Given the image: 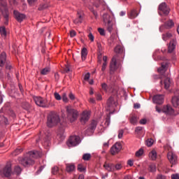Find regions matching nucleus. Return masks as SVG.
Segmentation results:
<instances>
[{
    "instance_id": "obj_40",
    "label": "nucleus",
    "mask_w": 179,
    "mask_h": 179,
    "mask_svg": "<svg viewBox=\"0 0 179 179\" xmlns=\"http://www.w3.org/2000/svg\"><path fill=\"white\" fill-rule=\"evenodd\" d=\"M110 114H112V113L110 112L109 114H108L106 117V121H105L106 127H108V125H110Z\"/></svg>"
},
{
    "instance_id": "obj_1",
    "label": "nucleus",
    "mask_w": 179,
    "mask_h": 179,
    "mask_svg": "<svg viewBox=\"0 0 179 179\" xmlns=\"http://www.w3.org/2000/svg\"><path fill=\"white\" fill-rule=\"evenodd\" d=\"M41 157V154L38 151H30L23 158H20V164L24 167H29L34 164V159Z\"/></svg>"
},
{
    "instance_id": "obj_8",
    "label": "nucleus",
    "mask_w": 179,
    "mask_h": 179,
    "mask_svg": "<svg viewBox=\"0 0 179 179\" xmlns=\"http://www.w3.org/2000/svg\"><path fill=\"white\" fill-rule=\"evenodd\" d=\"M165 20H166L165 18H163L162 20V22L164 23V24L160 27L159 28L160 31H162V29H163V27L164 29H167L168 30L170 29H173V27H174V21H173V20L169 19V20L164 22Z\"/></svg>"
},
{
    "instance_id": "obj_49",
    "label": "nucleus",
    "mask_w": 179,
    "mask_h": 179,
    "mask_svg": "<svg viewBox=\"0 0 179 179\" xmlns=\"http://www.w3.org/2000/svg\"><path fill=\"white\" fill-rule=\"evenodd\" d=\"M48 8V5L47 4H42L39 6L38 10H43V9H47Z\"/></svg>"
},
{
    "instance_id": "obj_38",
    "label": "nucleus",
    "mask_w": 179,
    "mask_h": 179,
    "mask_svg": "<svg viewBox=\"0 0 179 179\" xmlns=\"http://www.w3.org/2000/svg\"><path fill=\"white\" fill-rule=\"evenodd\" d=\"M14 173L17 176H19V174H20V173H22V168H20V166H16L14 168Z\"/></svg>"
},
{
    "instance_id": "obj_57",
    "label": "nucleus",
    "mask_w": 179,
    "mask_h": 179,
    "mask_svg": "<svg viewBox=\"0 0 179 179\" xmlns=\"http://www.w3.org/2000/svg\"><path fill=\"white\" fill-rule=\"evenodd\" d=\"M147 146H152V145H153V139L152 138H149L148 140H147Z\"/></svg>"
},
{
    "instance_id": "obj_36",
    "label": "nucleus",
    "mask_w": 179,
    "mask_h": 179,
    "mask_svg": "<svg viewBox=\"0 0 179 179\" xmlns=\"http://www.w3.org/2000/svg\"><path fill=\"white\" fill-rule=\"evenodd\" d=\"M51 71V69L49 67L44 68L41 70V75H48V73Z\"/></svg>"
},
{
    "instance_id": "obj_34",
    "label": "nucleus",
    "mask_w": 179,
    "mask_h": 179,
    "mask_svg": "<svg viewBox=\"0 0 179 179\" xmlns=\"http://www.w3.org/2000/svg\"><path fill=\"white\" fill-rule=\"evenodd\" d=\"M130 122L131 124H136L138 122V117L135 115H132L130 117Z\"/></svg>"
},
{
    "instance_id": "obj_9",
    "label": "nucleus",
    "mask_w": 179,
    "mask_h": 179,
    "mask_svg": "<svg viewBox=\"0 0 179 179\" xmlns=\"http://www.w3.org/2000/svg\"><path fill=\"white\" fill-rule=\"evenodd\" d=\"M1 176L7 178H9L10 176H12V165L10 164H7L1 170Z\"/></svg>"
},
{
    "instance_id": "obj_29",
    "label": "nucleus",
    "mask_w": 179,
    "mask_h": 179,
    "mask_svg": "<svg viewBox=\"0 0 179 179\" xmlns=\"http://www.w3.org/2000/svg\"><path fill=\"white\" fill-rule=\"evenodd\" d=\"M149 157L152 160H156L157 159V152L156 150H152L149 153Z\"/></svg>"
},
{
    "instance_id": "obj_64",
    "label": "nucleus",
    "mask_w": 179,
    "mask_h": 179,
    "mask_svg": "<svg viewBox=\"0 0 179 179\" xmlns=\"http://www.w3.org/2000/svg\"><path fill=\"white\" fill-rule=\"evenodd\" d=\"M156 179H166V176L158 174Z\"/></svg>"
},
{
    "instance_id": "obj_50",
    "label": "nucleus",
    "mask_w": 179,
    "mask_h": 179,
    "mask_svg": "<svg viewBox=\"0 0 179 179\" xmlns=\"http://www.w3.org/2000/svg\"><path fill=\"white\" fill-rule=\"evenodd\" d=\"M101 88L105 92H107V90H108V85H107V84H106V83H103L101 84Z\"/></svg>"
},
{
    "instance_id": "obj_23",
    "label": "nucleus",
    "mask_w": 179,
    "mask_h": 179,
    "mask_svg": "<svg viewBox=\"0 0 179 179\" xmlns=\"http://www.w3.org/2000/svg\"><path fill=\"white\" fill-rule=\"evenodd\" d=\"M103 19L105 24H106L107 23H110L112 22L111 20H113V18L108 14H104L103 16Z\"/></svg>"
},
{
    "instance_id": "obj_18",
    "label": "nucleus",
    "mask_w": 179,
    "mask_h": 179,
    "mask_svg": "<svg viewBox=\"0 0 179 179\" xmlns=\"http://www.w3.org/2000/svg\"><path fill=\"white\" fill-rule=\"evenodd\" d=\"M168 160H169L171 164H176L177 163V155L173 152H169L167 155Z\"/></svg>"
},
{
    "instance_id": "obj_45",
    "label": "nucleus",
    "mask_w": 179,
    "mask_h": 179,
    "mask_svg": "<svg viewBox=\"0 0 179 179\" xmlns=\"http://www.w3.org/2000/svg\"><path fill=\"white\" fill-rule=\"evenodd\" d=\"M71 68H72V66L69 64H67L64 68L65 72H66V73H68V72H71Z\"/></svg>"
},
{
    "instance_id": "obj_24",
    "label": "nucleus",
    "mask_w": 179,
    "mask_h": 179,
    "mask_svg": "<svg viewBox=\"0 0 179 179\" xmlns=\"http://www.w3.org/2000/svg\"><path fill=\"white\" fill-rule=\"evenodd\" d=\"M66 170L67 173H72L75 170V165L72 164H67L66 165Z\"/></svg>"
},
{
    "instance_id": "obj_47",
    "label": "nucleus",
    "mask_w": 179,
    "mask_h": 179,
    "mask_svg": "<svg viewBox=\"0 0 179 179\" xmlns=\"http://www.w3.org/2000/svg\"><path fill=\"white\" fill-rule=\"evenodd\" d=\"M22 152H23V149H22V148H17L14 151L13 154L15 155V156H16V155H19V154L22 153Z\"/></svg>"
},
{
    "instance_id": "obj_14",
    "label": "nucleus",
    "mask_w": 179,
    "mask_h": 179,
    "mask_svg": "<svg viewBox=\"0 0 179 179\" xmlns=\"http://www.w3.org/2000/svg\"><path fill=\"white\" fill-rule=\"evenodd\" d=\"M122 149V145L120 143H116L113 147L110 148L111 155H117L119 152Z\"/></svg>"
},
{
    "instance_id": "obj_33",
    "label": "nucleus",
    "mask_w": 179,
    "mask_h": 179,
    "mask_svg": "<svg viewBox=\"0 0 179 179\" xmlns=\"http://www.w3.org/2000/svg\"><path fill=\"white\" fill-rule=\"evenodd\" d=\"M0 124H8V119L3 115H0Z\"/></svg>"
},
{
    "instance_id": "obj_56",
    "label": "nucleus",
    "mask_w": 179,
    "mask_h": 179,
    "mask_svg": "<svg viewBox=\"0 0 179 179\" xmlns=\"http://www.w3.org/2000/svg\"><path fill=\"white\" fill-rule=\"evenodd\" d=\"M123 136H124V130H122V129L119 130V131H118L119 139H122Z\"/></svg>"
},
{
    "instance_id": "obj_37",
    "label": "nucleus",
    "mask_w": 179,
    "mask_h": 179,
    "mask_svg": "<svg viewBox=\"0 0 179 179\" xmlns=\"http://www.w3.org/2000/svg\"><path fill=\"white\" fill-rule=\"evenodd\" d=\"M113 104H114V98L110 97L108 99L107 106L110 108L113 107Z\"/></svg>"
},
{
    "instance_id": "obj_2",
    "label": "nucleus",
    "mask_w": 179,
    "mask_h": 179,
    "mask_svg": "<svg viewBox=\"0 0 179 179\" xmlns=\"http://www.w3.org/2000/svg\"><path fill=\"white\" fill-rule=\"evenodd\" d=\"M59 116L58 114L55 113H51L48 116V122L47 125L49 128H52V127H55V125H57L59 124L60 122Z\"/></svg>"
},
{
    "instance_id": "obj_20",
    "label": "nucleus",
    "mask_w": 179,
    "mask_h": 179,
    "mask_svg": "<svg viewBox=\"0 0 179 179\" xmlns=\"http://www.w3.org/2000/svg\"><path fill=\"white\" fill-rule=\"evenodd\" d=\"M103 167L104 169H106V170H107V171H114V164L113 163L105 162V164H103Z\"/></svg>"
},
{
    "instance_id": "obj_48",
    "label": "nucleus",
    "mask_w": 179,
    "mask_h": 179,
    "mask_svg": "<svg viewBox=\"0 0 179 179\" xmlns=\"http://www.w3.org/2000/svg\"><path fill=\"white\" fill-rule=\"evenodd\" d=\"M62 100L64 103H68V101H69V99H68V96H66V93H64L62 94Z\"/></svg>"
},
{
    "instance_id": "obj_13",
    "label": "nucleus",
    "mask_w": 179,
    "mask_h": 179,
    "mask_svg": "<svg viewBox=\"0 0 179 179\" xmlns=\"http://www.w3.org/2000/svg\"><path fill=\"white\" fill-rule=\"evenodd\" d=\"M117 59H118V55L113 56L110 61V69L111 72H114V71H116V69L118 68L117 66Z\"/></svg>"
},
{
    "instance_id": "obj_22",
    "label": "nucleus",
    "mask_w": 179,
    "mask_h": 179,
    "mask_svg": "<svg viewBox=\"0 0 179 179\" xmlns=\"http://www.w3.org/2000/svg\"><path fill=\"white\" fill-rule=\"evenodd\" d=\"M176 49V41L172 40L171 41L168 47V52H172Z\"/></svg>"
},
{
    "instance_id": "obj_51",
    "label": "nucleus",
    "mask_w": 179,
    "mask_h": 179,
    "mask_svg": "<svg viewBox=\"0 0 179 179\" xmlns=\"http://www.w3.org/2000/svg\"><path fill=\"white\" fill-rule=\"evenodd\" d=\"M78 170L79 171H85L86 170V168H85V166H83V165H82V164H78Z\"/></svg>"
},
{
    "instance_id": "obj_10",
    "label": "nucleus",
    "mask_w": 179,
    "mask_h": 179,
    "mask_svg": "<svg viewBox=\"0 0 179 179\" xmlns=\"http://www.w3.org/2000/svg\"><path fill=\"white\" fill-rule=\"evenodd\" d=\"M159 15H164L165 16H167L170 13V8L169 6H167V4L166 3L163 2L159 6Z\"/></svg>"
},
{
    "instance_id": "obj_5",
    "label": "nucleus",
    "mask_w": 179,
    "mask_h": 179,
    "mask_svg": "<svg viewBox=\"0 0 179 179\" xmlns=\"http://www.w3.org/2000/svg\"><path fill=\"white\" fill-rule=\"evenodd\" d=\"M34 100L36 106H38V107H42L43 108H48V102L47 99L41 96H34Z\"/></svg>"
},
{
    "instance_id": "obj_17",
    "label": "nucleus",
    "mask_w": 179,
    "mask_h": 179,
    "mask_svg": "<svg viewBox=\"0 0 179 179\" xmlns=\"http://www.w3.org/2000/svg\"><path fill=\"white\" fill-rule=\"evenodd\" d=\"M90 118V113H89V112L87 111H84L81 115L80 122H82V124H86V122L89 121Z\"/></svg>"
},
{
    "instance_id": "obj_59",
    "label": "nucleus",
    "mask_w": 179,
    "mask_h": 179,
    "mask_svg": "<svg viewBox=\"0 0 179 179\" xmlns=\"http://www.w3.org/2000/svg\"><path fill=\"white\" fill-rule=\"evenodd\" d=\"M88 38L90 40V41H92V42L94 41V36H93L92 33H90L88 34Z\"/></svg>"
},
{
    "instance_id": "obj_26",
    "label": "nucleus",
    "mask_w": 179,
    "mask_h": 179,
    "mask_svg": "<svg viewBox=\"0 0 179 179\" xmlns=\"http://www.w3.org/2000/svg\"><path fill=\"white\" fill-rule=\"evenodd\" d=\"M105 26H106V29L108 31V33H113V22H108V23L105 24Z\"/></svg>"
},
{
    "instance_id": "obj_6",
    "label": "nucleus",
    "mask_w": 179,
    "mask_h": 179,
    "mask_svg": "<svg viewBox=\"0 0 179 179\" xmlns=\"http://www.w3.org/2000/svg\"><path fill=\"white\" fill-rule=\"evenodd\" d=\"M80 143V138L78 136H71L67 141V146L72 148L73 146H78Z\"/></svg>"
},
{
    "instance_id": "obj_41",
    "label": "nucleus",
    "mask_w": 179,
    "mask_h": 179,
    "mask_svg": "<svg viewBox=\"0 0 179 179\" xmlns=\"http://www.w3.org/2000/svg\"><path fill=\"white\" fill-rule=\"evenodd\" d=\"M57 139H60V141H64L65 139V135H64V131H61L57 134Z\"/></svg>"
},
{
    "instance_id": "obj_58",
    "label": "nucleus",
    "mask_w": 179,
    "mask_h": 179,
    "mask_svg": "<svg viewBox=\"0 0 179 179\" xmlns=\"http://www.w3.org/2000/svg\"><path fill=\"white\" fill-rule=\"evenodd\" d=\"M69 97L70 99V100H75L76 99V97H75V94H73V93L70 92L69 94Z\"/></svg>"
},
{
    "instance_id": "obj_19",
    "label": "nucleus",
    "mask_w": 179,
    "mask_h": 179,
    "mask_svg": "<svg viewBox=\"0 0 179 179\" xmlns=\"http://www.w3.org/2000/svg\"><path fill=\"white\" fill-rule=\"evenodd\" d=\"M6 64V53L5 52H1L0 55V66L1 68Z\"/></svg>"
},
{
    "instance_id": "obj_43",
    "label": "nucleus",
    "mask_w": 179,
    "mask_h": 179,
    "mask_svg": "<svg viewBox=\"0 0 179 179\" xmlns=\"http://www.w3.org/2000/svg\"><path fill=\"white\" fill-rule=\"evenodd\" d=\"M122 169V165L121 164H117L116 165H114V171H120Z\"/></svg>"
},
{
    "instance_id": "obj_52",
    "label": "nucleus",
    "mask_w": 179,
    "mask_h": 179,
    "mask_svg": "<svg viewBox=\"0 0 179 179\" xmlns=\"http://www.w3.org/2000/svg\"><path fill=\"white\" fill-rule=\"evenodd\" d=\"M54 96L56 100H61L62 99V97H61V95H59L58 92H55Z\"/></svg>"
},
{
    "instance_id": "obj_31",
    "label": "nucleus",
    "mask_w": 179,
    "mask_h": 179,
    "mask_svg": "<svg viewBox=\"0 0 179 179\" xmlns=\"http://www.w3.org/2000/svg\"><path fill=\"white\" fill-rule=\"evenodd\" d=\"M97 127V121L92 120L90 125V131H94Z\"/></svg>"
},
{
    "instance_id": "obj_11",
    "label": "nucleus",
    "mask_w": 179,
    "mask_h": 179,
    "mask_svg": "<svg viewBox=\"0 0 179 179\" xmlns=\"http://www.w3.org/2000/svg\"><path fill=\"white\" fill-rule=\"evenodd\" d=\"M156 111H157V113H162V111H163V113H165L166 114H169V115H171L174 113V110L173 109V108H171V106L169 105L164 106L162 110L160 109L159 106H156Z\"/></svg>"
},
{
    "instance_id": "obj_35",
    "label": "nucleus",
    "mask_w": 179,
    "mask_h": 179,
    "mask_svg": "<svg viewBox=\"0 0 179 179\" xmlns=\"http://www.w3.org/2000/svg\"><path fill=\"white\" fill-rule=\"evenodd\" d=\"M0 34L2 37H5L6 36V28H5V27H0Z\"/></svg>"
},
{
    "instance_id": "obj_60",
    "label": "nucleus",
    "mask_w": 179,
    "mask_h": 179,
    "mask_svg": "<svg viewBox=\"0 0 179 179\" xmlns=\"http://www.w3.org/2000/svg\"><path fill=\"white\" fill-rule=\"evenodd\" d=\"M143 129V128L142 127H138L136 128V134H141V131Z\"/></svg>"
},
{
    "instance_id": "obj_7",
    "label": "nucleus",
    "mask_w": 179,
    "mask_h": 179,
    "mask_svg": "<svg viewBox=\"0 0 179 179\" xmlns=\"http://www.w3.org/2000/svg\"><path fill=\"white\" fill-rule=\"evenodd\" d=\"M160 79L162 80L160 82L161 85H163V80H164V89H166V90L168 89H170V86L173 85V82L171 81V79H170V78L169 77H166V74H162Z\"/></svg>"
},
{
    "instance_id": "obj_28",
    "label": "nucleus",
    "mask_w": 179,
    "mask_h": 179,
    "mask_svg": "<svg viewBox=\"0 0 179 179\" xmlns=\"http://www.w3.org/2000/svg\"><path fill=\"white\" fill-rule=\"evenodd\" d=\"M86 57H87V49L86 48H83L81 50V58L83 61L86 59Z\"/></svg>"
},
{
    "instance_id": "obj_3",
    "label": "nucleus",
    "mask_w": 179,
    "mask_h": 179,
    "mask_svg": "<svg viewBox=\"0 0 179 179\" xmlns=\"http://www.w3.org/2000/svg\"><path fill=\"white\" fill-rule=\"evenodd\" d=\"M0 10L5 19L4 24L8 25L9 22V10H8V6L6 1L5 0H1L0 1Z\"/></svg>"
},
{
    "instance_id": "obj_63",
    "label": "nucleus",
    "mask_w": 179,
    "mask_h": 179,
    "mask_svg": "<svg viewBox=\"0 0 179 179\" xmlns=\"http://www.w3.org/2000/svg\"><path fill=\"white\" fill-rule=\"evenodd\" d=\"M75 36H76V31H75V30L70 31V37L73 38L75 37Z\"/></svg>"
},
{
    "instance_id": "obj_4",
    "label": "nucleus",
    "mask_w": 179,
    "mask_h": 179,
    "mask_svg": "<svg viewBox=\"0 0 179 179\" xmlns=\"http://www.w3.org/2000/svg\"><path fill=\"white\" fill-rule=\"evenodd\" d=\"M67 119L70 122H73L78 119V110L72 108L71 106L66 107Z\"/></svg>"
},
{
    "instance_id": "obj_12",
    "label": "nucleus",
    "mask_w": 179,
    "mask_h": 179,
    "mask_svg": "<svg viewBox=\"0 0 179 179\" xmlns=\"http://www.w3.org/2000/svg\"><path fill=\"white\" fill-rule=\"evenodd\" d=\"M51 136V134L48 133L45 134L43 138L41 139V137H39L38 140H36V142H41L43 146H50V137Z\"/></svg>"
},
{
    "instance_id": "obj_46",
    "label": "nucleus",
    "mask_w": 179,
    "mask_h": 179,
    "mask_svg": "<svg viewBox=\"0 0 179 179\" xmlns=\"http://www.w3.org/2000/svg\"><path fill=\"white\" fill-rule=\"evenodd\" d=\"M59 169H58V166H54L52 169V174H53L54 176H55V174H57L58 173V171H59Z\"/></svg>"
},
{
    "instance_id": "obj_42",
    "label": "nucleus",
    "mask_w": 179,
    "mask_h": 179,
    "mask_svg": "<svg viewBox=\"0 0 179 179\" xmlns=\"http://www.w3.org/2000/svg\"><path fill=\"white\" fill-rule=\"evenodd\" d=\"M149 171L151 173H156V165L155 164H151L149 166Z\"/></svg>"
},
{
    "instance_id": "obj_54",
    "label": "nucleus",
    "mask_w": 179,
    "mask_h": 179,
    "mask_svg": "<svg viewBox=\"0 0 179 179\" xmlns=\"http://www.w3.org/2000/svg\"><path fill=\"white\" fill-rule=\"evenodd\" d=\"M12 65L10 64H9V63H6V69L7 70V71H9V72H10V71H12Z\"/></svg>"
},
{
    "instance_id": "obj_62",
    "label": "nucleus",
    "mask_w": 179,
    "mask_h": 179,
    "mask_svg": "<svg viewBox=\"0 0 179 179\" xmlns=\"http://www.w3.org/2000/svg\"><path fill=\"white\" fill-rule=\"evenodd\" d=\"M171 179H179V174L175 173L171 175Z\"/></svg>"
},
{
    "instance_id": "obj_16",
    "label": "nucleus",
    "mask_w": 179,
    "mask_h": 179,
    "mask_svg": "<svg viewBox=\"0 0 179 179\" xmlns=\"http://www.w3.org/2000/svg\"><path fill=\"white\" fill-rule=\"evenodd\" d=\"M14 16L16 20L20 22H23V20L26 19V15L16 10H14Z\"/></svg>"
},
{
    "instance_id": "obj_53",
    "label": "nucleus",
    "mask_w": 179,
    "mask_h": 179,
    "mask_svg": "<svg viewBox=\"0 0 179 179\" xmlns=\"http://www.w3.org/2000/svg\"><path fill=\"white\" fill-rule=\"evenodd\" d=\"M22 108H24V110H29V108H30V104H29V103H23Z\"/></svg>"
},
{
    "instance_id": "obj_61",
    "label": "nucleus",
    "mask_w": 179,
    "mask_h": 179,
    "mask_svg": "<svg viewBox=\"0 0 179 179\" xmlns=\"http://www.w3.org/2000/svg\"><path fill=\"white\" fill-rule=\"evenodd\" d=\"M6 76L5 73H3V71H2V69H0V79H5Z\"/></svg>"
},
{
    "instance_id": "obj_15",
    "label": "nucleus",
    "mask_w": 179,
    "mask_h": 179,
    "mask_svg": "<svg viewBox=\"0 0 179 179\" xmlns=\"http://www.w3.org/2000/svg\"><path fill=\"white\" fill-rule=\"evenodd\" d=\"M152 101L155 104H163L164 103V95H155L152 98Z\"/></svg>"
},
{
    "instance_id": "obj_55",
    "label": "nucleus",
    "mask_w": 179,
    "mask_h": 179,
    "mask_svg": "<svg viewBox=\"0 0 179 179\" xmlns=\"http://www.w3.org/2000/svg\"><path fill=\"white\" fill-rule=\"evenodd\" d=\"M98 31L101 36H106V32L103 28H99Z\"/></svg>"
},
{
    "instance_id": "obj_21",
    "label": "nucleus",
    "mask_w": 179,
    "mask_h": 179,
    "mask_svg": "<svg viewBox=\"0 0 179 179\" xmlns=\"http://www.w3.org/2000/svg\"><path fill=\"white\" fill-rule=\"evenodd\" d=\"M78 17L73 20V22L75 24H80L83 20V16L82 15V13L78 12L77 13Z\"/></svg>"
},
{
    "instance_id": "obj_27",
    "label": "nucleus",
    "mask_w": 179,
    "mask_h": 179,
    "mask_svg": "<svg viewBox=\"0 0 179 179\" xmlns=\"http://www.w3.org/2000/svg\"><path fill=\"white\" fill-rule=\"evenodd\" d=\"M115 52L116 54H122V52H124V47H122V45H117L115 48Z\"/></svg>"
},
{
    "instance_id": "obj_30",
    "label": "nucleus",
    "mask_w": 179,
    "mask_h": 179,
    "mask_svg": "<svg viewBox=\"0 0 179 179\" xmlns=\"http://www.w3.org/2000/svg\"><path fill=\"white\" fill-rule=\"evenodd\" d=\"M138 16V13L136 12V10H132L129 13V17L130 19H135Z\"/></svg>"
},
{
    "instance_id": "obj_25",
    "label": "nucleus",
    "mask_w": 179,
    "mask_h": 179,
    "mask_svg": "<svg viewBox=\"0 0 179 179\" xmlns=\"http://www.w3.org/2000/svg\"><path fill=\"white\" fill-rule=\"evenodd\" d=\"M166 68H167V64L163 63L162 66L158 69V72H159L161 75H164V72H166Z\"/></svg>"
},
{
    "instance_id": "obj_44",
    "label": "nucleus",
    "mask_w": 179,
    "mask_h": 179,
    "mask_svg": "<svg viewBox=\"0 0 179 179\" xmlns=\"http://www.w3.org/2000/svg\"><path fill=\"white\" fill-rule=\"evenodd\" d=\"M143 155V149L141 148L136 152V157H141Z\"/></svg>"
},
{
    "instance_id": "obj_39",
    "label": "nucleus",
    "mask_w": 179,
    "mask_h": 179,
    "mask_svg": "<svg viewBox=\"0 0 179 179\" xmlns=\"http://www.w3.org/2000/svg\"><path fill=\"white\" fill-rule=\"evenodd\" d=\"M83 159L86 162H87L88 160H90V159H92V155L89 153L84 154L83 155Z\"/></svg>"
},
{
    "instance_id": "obj_32",
    "label": "nucleus",
    "mask_w": 179,
    "mask_h": 179,
    "mask_svg": "<svg viewBox=\"0 0 179 179\" xmlns=\"http://www.w3.org/2000/svg\"><path fill=\"white\" fill-rule=\"evenodd\" d=\"M171 37H173V35L171 33L168 32L162 35V40H164V41H167V40L171 38Z\"/></svg>"
}]
</instances>
